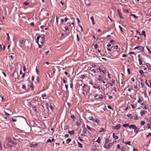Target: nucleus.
I'll list each match as a JSON object with an SVG mask.
<instances>
[{
	"label": "nucleus",
	"instance_id": "31",
	"mask_svg": "<svg viewBox=\"0 0 151 151\" xmlns=\"http://www.w3.org/2000/svg\"><path fill=\"white\" fill-rule=\"evenodd\" d=\"M139 65H141L142 64V61L141 59H139Z\"/></svg>",
	"mask_w": 151,
	"mask_h": 151
},
{
	"label": "nucleus",
	"instance_id": "60",
	"mask_svg": "<svg viewBox=\"0 0 151 151\" xmlns=\"http://www.w3.org/2000/svg\"><path fill=\"white\" fill-rule=\"evenodd\" d=\"M68 128V126L67 125L65 126L64 127V129H67Z\"/></svg>",
	"mask_w": 151,
	"mask_h": 151
},
{
	"label": "nucleus",
	"instance_id": "13",
	"mask_svg": "<svg viewBox=\"0 0 151 151\" xmlns=\"http://www.w3.org/2000/svg\"><path fill=\"white\" fill-rule=\"evenodd\" d=\"M139 128H138L137 127L134 129V132H136V134L139 131Z\"/></svg>",
	"mask_w": 151,
	"mask_h": 151
},
{
	"label": "nucleus",
	"instance_id": "56",
	"mask_svg": "<svg viewBox=\"0 0 151 151\" xmlns=\"http://www.w3.org/2000/svg\"><path fill=\"white\" fill-rule=\"evenodd\" d=\"M129 53L130 54H133L135 55H136V54L134 52H129Z\"/></svg>",
	"mask_w": 151,
	"mask_h": 151
},
{
	"label": "nucleus",
	"instance_id": "19",
	"mask_svg": "<svg viewBox=\"0 0 151 151\" xmlns=\"http://www.w3.org/2000/svg\"><path fill=\"white\" fill-rule=\"evenodd\" d=\"M146 112V111H141L140 112V113L141 116H142L143 115L145 114Z\"/></svg>",
	"mask_w": 151,
	"mask_h": 151
},
{
	"label": "nucleus",
	"instance_id": "54",
	"mask_svg": "<svg viewBox=\"0 0 151 151\" xmlns=\"http://www.w3.org/2000/svg\"><path fill=\"white\" fill-rule=\"evenodd\" d=\"M36 71L37 73V74H38L39 73V71L37 67L36 68Z\"/></svg>",
	"mask_w": 151,
	"mask_h": 151
},
{
	"label": "nucleus",
	"instance_id": "16",
	"mask_svg": "<svg viewBox=\"0 0 151 151\" xmlns=\"http://www.w3.org/2000/svg\"><path fill=\"white\" fill-rule=\"evenodd\" d=\"M113 138H115V140H116L118 139L119 138L118 136H115V134L114 133H113Z\"/></svg>",
	"mask_w": 151,
	"mask_h": 151
},
{
	"label": "nucleus",
	"instance_id": "1",
	"mask_svg": "<svg viewBox=\"0 0 151 151\" xmlns=\"http://www.w3.org/2000/svg\"><path fill=\"white\" fill-rule=\"evenodd\" d=\"M39 40L40 43L42 44L45 42V37H41L40 35H39L37 37V40H36V42L37 43H38Z\"/></svg>",
	"mask_w": 151,
	"mask_h": 151
},
{
	"label": "nucleus",
	"instance_id": "27",
	"mask_svg": "<svg viewBox=\"0 0 151 151\" xmlns=\"http://www.w3.org/2000/svg\"><path fill=\"white\" fill-rule=\"evenodd\" d=\"M91 19L92 21V24H94L95 23L94 21V19L93 17V16L91 17Z\"/></svg>",
	"mask_w": 151,
	"mask_h": 151
},
{
	"label": "nucleus",
	"instance_id": "15",
	"mask_svg": "<svg viewBox=\"0 0 151 151\" xmlns=\"http://www.w3.org/2000/svg\"><path fill=\"white\" fill-rule=\"evenodd\" d=\"M114 142L112 143H109L108 145V149H109L110 148V147L113 145V143Z\"/></svg>",
	"mask_w": 151,
	"mask_h": 151
},
{
	"label": "nucleus",
	"instance_id": "41",
	"mask_svg": "<svg viewBox=\"0 0 151 151\" xmlns=\"http://www.w3.org/2000/svg\"><path fill=\"white\" fill-rule=\"evenodd\" d=\"M22 88L24 89H26V87L24 84L22 85Z\"/></svg>",
	"mask_w": 151,
	"mask_h": 151
},
{
	"label": "nucleus",
	"instance_id": "14",
	"mask_svg": "<svg viewBox=\"0 0 151 151\" xmlns=\"http://www.w3.org/2000/svg\"><path fill=\"white\" fill-rule=\"evenodd\" d=\"M19 42H20L21 44H22V46L20 45V47H22L24 45V42L23 40H19Z\"/></svg>",
	"mask_w": 151,
	"mask_h": 151
},
{
	"label": "nucleus",
	"instance_id": "34",
	"mask_svg": "<svg viewBox=\"0 0 151 151\" xmlns=\"http://www.w3.org/2000/svg\"><path fill=\"white\" fill-rule=\"evenodd\" d=\"M37 145V144H31L30 145V147H34L35 146H36Z\"/></svg>",
	"mask_w": 151,
	"mask_h": 151
},
{
	"label": "nucleus",
	"instance_id": "26",
	"mask_svg": "<svg viewBox=\"0 0 151 151\" xmlns=\"http://www.w3.org/2000/svg\"><path fill=\"white\" fill-rule=\"evenodd\" d=\"M146 48L147 49V50H148V53L149 54H151V51L150 50V49L147 47V46H146Z\"/></svg>",
	"mask_w": 151,
	"mask_h": 151
},
{
	"label": "nucleus",
	"instance_id": "10",
	"mask_svg": "<svg viewBox=\"0 0 151 151\" xmlns=\"http://www.w3.org/2000/svg\"><path fill=\"white\" fill-rule=\"evenodd\" d=\"M137 126L135 125L131 124L129 126V128L130 129L132 128L134 129Z\"/></svg>",
	"mask_w": 151,
	"mask_h": 151
},
{
	"label": "nucleus",
	"instance_id": "42",
	"mask_svg": "<svg viewBox=\"0 0 151 151\" xmlns=\"http://www.w3.org/2000/svg\"><path fill=\"white\" fill-rule=\"evenodd\" d=\"M122 151H125V148L124 147H122L120 149Z\"/></svg>",
	"mask_w": 151,
	"mask_h": 151
},
{
	"label": "nucleus",
	"instance_id": "59",
	"mask_svg": "<svg viewBox=\"0 0 151 151\" xmlns=\"http://www.w3.org/2000/svg\"><path fill=\"white\" fill-rule=\"evenodd\" d=\"M108 108L109 109H111L112 110H113V109H112L111 107V106H108Z\"/></svg>",
	"mask_w": 151,
	"mask_h": 151
},
{
	"label": "nucleus",
	"instance_id": "29",
	"mask_svg": "<svg viewBox=\"0 0 151 151\" xmlns=\"http://www.w3.org/2000/svg\"><path fill=\"white\" fill-rule=\"evenodd\" d=\"M130 16H133V17H134V18H135L136 19H137L138 18V17L136 15L134 14H130Z\"/></svg>",
	"mask_w": 151,
	"mask_h": 151
},
{
	"label": "nucleus",
	"instance_id": "40",
	"mask_svg": "<svg viewBox=\"0 0 151 151\" xmlns=\"http://www.w3.org/2000/svg\"><path fill=\"white\" fill-rule=\"evenodd\" d=\"M119 27L120 29L121 32H123V31L122 28V27L120 25H119Z\"/></svg>",
	"mask_w": 151,
	"mask_h": 151
},
{
	"label": "nucleus",
	"instance_id": "52",
	"mask_svg": "<svg viewBox=\"0 0 151 151\" xmlns=\"http://www.w3.org/2000/svg\"><path fill=\"white\" fill-rule=\"evenodd\" d=\"M98 46L97 44H96L94 46V47L95 49H96Z\"/></svg>",
	"mask_w": 151,
	"mask_h": 151
},
{
	"label": "nucleus",
	"instance_id": "24",
	"mask_svg": "<svg viewBox=\"0 0 151 151\" xmlns=\"http://www.w3.org/2000/svg\"><path fill=\"white\" fill-rule=\"evenodd\" d=\"M71 141V139L70 138H68V139L66 140V142L68 144H69Z\"/></svg>",
	"mask_w": 151,
	"mask_h": 151
},
{
	"label": "nucleus",
	"instance_id": "32",
	"mask_svg": "<svg viewBox=\"0 0 151 151\" xmlns=\"http://www.w3.org/2000/svg\"><path fill=\"white\" fill-rule=\"evenodd\" d=\"M141 35H144V36L145 37H146V35H145V32L144 31H143L142 32Z\"/></svg>",
	"mask_w": 151,
	"mask_h": 151
},
{
	"label": "nucleus",
	"instance_id": "48",
	"mask_svg": "<svg viewBox=\"0 0 151 151\" xmlns=\"http://www.w3.org/2000/svg\"><path fill=\"white\" fill-rule=\"evenodd\" d=\"M70 117L72 119H74L75 118V116L74 115H71Z\"/></svg>",
	"mask_w": 151,
	"mask_h": 151
},
{
	"label": "nucleus",
	"instance_id": "2",
	"mask_svg": "<svg viewBox=\"0 0 151 151\" xmlns=\"http://www.w3.org/2000/svg\"><path fill=\"white\" fill-rule=\"evenodd\" d=\"M19 122H20L21 125H22L23 123L26 124V121L25 119L22 116H19Z\"/></svg>",
	"mask_w": 151,
	"mask_h": 151
},
{
	"label": "nucleus",
	"instance_id": "37",
	"mask_svg": "<svg viewBox=\"0 0 151 151\" xmlns=\"http://www.w3.org/2000/svg\"><path fill=\"white\" fill-rule=\"evenodd\" d=\"M109 141V140L108 138H106L105 139V144L108 143Z\"/></svg>",
	"mask_w": 151,
	"mask_h": 151
},
{
	"label": "nucleus",
	"instance_id": "12",
	"mask_svg": "<svg viewBox=\"0 0 151 151\" xmlns=\"http://www.w3.org/2000/svg\"><path fill=\"white\" fill-rule=\"evenodd\" d=\"M141 87L142 88H139V90L140 91V92H141L142 91V89L143 88V83L141 82Z\"/></svg>",
	"mask_w": 151,
	"mask_h": 151
},
{
	"label": "nucleus",
	"instance_id": "47",
	"mask_svg": "<svg viewBox=\"0 0 151 151\" xmlns=\"http://www.w3.org/2000/svg\"><path fill=\"white\" fill-rule=\"evenodd\" d=\"M124 144L130 145V141H128L127 142L124 143Z\"/></svg>",
	"mask_w": 151,
	"mask_h": 151
},
{
	"label": "nucleus",
	"instance_id": "43",
	"mask_svg": "<svg viewBox=\"0 0 151 151\" xmlns=\"http://www.w3.org/2000/svg\"><path fill=\"white\" fill-rule=\"evenodd\" d=\"M29 3L27 2H25L24 3V4L26 5V6L28 5L29 4Z\"/></svg>",
	"mask_w": 151,
	"mask_h": 151
},
{
	"label": "nucleus",
	"instance_id": "44",
	"mask_svg": "<svg viewBox=\"0 0 151 151\" xmlns=\"http://www.w3.org/2000/svg\"><path fill=\"white\" fill-rule=\"evenodd\" d=\"M86 127L89 130H90V131L91 130V128H90L89 126L88 125H86Z\"/></svg>",
	"mask_w": 151,
	"mask_h": 151
},
{
	"label": "nucleus",
	"instance_id": "33",
	"mask_svg": "<svg viewBox=\"0 0 151 151\" xmlns=\"http://www.w3.org/2000/svg\"><path fill=\"white\" fill-rule=\"evenodd\" d=\"M101 130L99 131L100 132H104L105 131V129L103 128H101Z\"/></svg>",
	"mask_w": 151,
	"mask_h": 151
},
{
	"label": "nucleus",
	"instance_id": "28",
	"mask_svg": "<svg viewBox=\"0 0 151 151\" xmlns=\"http://www.w3.org/2000/svg\"><path fill=\"white\" fill-rule=\"evenodd\" d=\"M129 126L130 125L128 124H124L123 125V126L125 127H126L127 126H129Z\"/></svg>",
	"mask_w": 151,
	"mask_h": 151
},
{
	"label": "nucleus",
	"instance_id": "55",
	"mask_svg": "<svg viewBox=\"0 0 151 151\" xmlns=\"http://www.w3.org/2000/svg\"><path fill=\"white\" fill-rule=\"evenodd\" d=\"M93 87H94V88H98L99 89V90H100V87L99 86H98L97 87L94 86Z\"/></svg>",
	"mask_w": 151,
	"mask_h": 151
},
{
	"label": "nucleus",
	"instance_id": "23",
	"mask_svg": "<svg viewBox=\"0 0 151 151\" xmlns=\"http://www.w3.org/2000/svg\"><path fill=\"white\" fill-rule=\"evenodd\" d=\"M78 147L81 148H83V145L82 144L80 143V142H78Z\"/></svg>",
	"mask_w": 151,
	"mask_h": 151
},
{
	"label": "nucleus",
	"instance_id": "63",
	"mask_svg": "<svg viewBox=\"0 0 151 151\" xmlns=\"http://www.w3.org/2000/svg\"><path fill=\"white\" fill-rule=\"evenodd\" d=\"M118 45H116L114 47V49H117V48H118Z\"/></svg>",
	"mask_w": 151,
	"mask_h": 151
},
{
	"label": "nucleus",
	"instance_id": "9",
	"mask_svg": "<svg viewBox=\"0 0 151 151\" xmlns=\"http://www.w3.org/2000/svg\"><path fill=\"white\" fill-rule=\"evenodd\" d=\"M13 76L16 79L18 78V73L16 72H14L13 73Z\"/></svg>",
	"mask_w": 151,
	"mask_h": 151
},
{
	"label": "nucleus",
	"instance_id": "50",
	"mask_svg": "<svg viewBox=\"0 0 151 151\" xmlns=\"http://www.w3.org/2000/svg\"><path fill=\"white\" fill-rule=\"evenodd\" d=\"M145 82L146 84L147 85V86H149V85L147 81V80H146L145 81Z\"/></svg>",
	"mask_w": 151,
	"mask_h": 151
},
{
	"label": "nucleus",
	"instance_id": "4",
	"mask_svg": "<svg viewBox=\"0 0 151 151\" xmlns=\"http://www.w3.org/2000/svg\"><path fill=\"white\" fill-rule=\"evenodd\" d=\"M88 118L90 120H91L93 122H95L98 124L100 122L99 119H95L92 116H90Z\"/></svg>",
	"mask_w": 151,
	"mask_h": 151
},
{
	"label": "nucleus",
	"instance_id": "5",
	"mask_svg": "<svg viewBox=\"0 0 151 151\" xmlns=\"http://www.w3.org/2000/svg\"><path fill=\"white\" fill-rule=\"evenodd\" d=\"M93 95L94 96L96 99H101L103 98V96L102 95H99L98 94L96 93H94L93 94Z\"/></svg>",
	"mask_w": 151,
	"mask_h": 151
},
{
	"label": "nucleus",
	"instance_id": "7",
	"mask_svg": "<svg viewBox=\"0 0 151 151\" xmlns=\"http://www.w3.org/2000/svg\"><path fill=\"white\" fill-rule=\"evenodd\" d=\"M121 125L120 124H118L116 126H113V128L116 130H118L120 128Z\"/></svg>",
	"mask_w": 151,
	"mask_h": 151
},
{
	"label": "nucleus",
	"instance_id": "20",
	"mask_svg": "<svg viewBox=\"0 0 151 151\" xmlns=\"http://www.w3.org/2000/svg\"><path fill=\"white\" fill-rule=\"evenodd\" d=\"M6 139L9 142H12V139L9 137H6Z\"/></svg>",
	"mask_w": 151,
	"mask_h": 151
},
{
	"label": "nucleus",
	"instance_id": "57",
	"mask_svg": "<svg viewBox=\"0 0 151 151\" xmlns=\"http://www.w3.org/2000/svg\"><path fill=\"white\" fill-rule=\"evenodd\" d=\"M51 142V140L50 139H48L47 141V142Z\"/></svg>",
	"mask_w": 151,
	"mask_h": 151
},
{
	"label": "nucleus",
	"instance_id": "8",
	"mask_svg": "<svg viewBox=\"0 0 151 151\" xmlns=\"http://www.w3.org/2000/svg\"><path fill=\"white\" fill-rule=\"evenodd\" d=\"M47 107V109L49 110V109L50 108V109L52 110L53 111L54 109L53 107L51 105V104H46Z\"/></svg>",
	"mask_w": 151,
	"mask_h": 151
},
{
	"label": "nucleus",
	"instance_id": "30",
	"mask_svg": "<svg viewBox=\"0 0 151 151\" xmlns=\"http://www.w3.org/2000/svg\"><path fill=\"white\" fill-rule=\"evenodd\" d=\"M135 116L134 117V120H137L138 119L137 117V115L136 114H135Z\"/></svg>",
	"mask_w": 151,
	"mask_h": 151
},
{
	"label": "nucleus",
	"instance_id": "46",
	"mask_svg": "<svg viewBox=\"0 0 151 151\" xmlns=\"http://www.w3.org/2000/svg\"><path fill=\"white\" fill-rule=\"evenodd\" d=\"M145 123V122L144 121H142L141 123H140V124L141 125H144Z\"/></svg>",
	"mask_w": 151,
	"mask_h": 151
},
{
	"label": "nucleus",
	"instance_id": "53",
	"mask_svg": "<svg viewBox=\"0 0 151 151\" xmlns=\"http://www.w3.org/2000/svg\"><path fill=\"white\" fill-rule=\"evenodd\" d=\"M65 31H66L67 30H68V27L67 26H66L65 27Z\"/></svg>",
	"mask_w": 151,
	"mask_h": 151
},
{
	"label": "nucleus",
	"instance_id": "45",
	"mask_svg": "<svg viewBox=\"0 0 151 151\" xmlns=\"http://www.w3.org/2000/svg\"><path fill=\"white\" fill-rule=\"evenodd\" d=\"M0 149L1 150L2 149V147L1 145V142L0 141Z\"/></svg>",
	"mask_w": 151,
	"mask_h": 151
},
{
	"label": "nucleus",
	"instance_id": "38",
	"mask_svg": "<svg viewBox=\"0 0 151 151\" xmlns=\"http://www.w3.org/2000/svg\"><path fill=\"white\" fill-rule=\"evenodd\" d=\"M32 109L33 110V111H35L36 110V107H35V106H34V107H32Z\"/></svg>",
	"mask_w": 151,
	"mask_h": 151
},
{
	"label": "nucleus",
	"instance_id": "58",
	"mask_svg": "<svg viewBox=\"0 0 151 151\" xmlns=\"http://www.w3.org/2000/svg\"><path fill=\"white\" fill-rule=\"evenodd\" d=\"M150 124H148L147 125V127L148 129L150 128Z\"/></svg>",
	"mask_w": 151,
	"mask_h": 151
},
{
	"label": "nucleus",
	"instance_id": "18",
	"mask_svg": "<svg viewBox=\"0 0 151 151\" xmlns=\"http://www.w3.org/2000/svg\"><path fill=\"white\" fill-rule=\"evenodd\" d=\"M102 78L101 76L99 75L98 77V80L100 81H102Z\"/></svg>",
	"mask_w": 151,
	"mask_h": 151
},
{
	"label": "nucleus",
	"instance_id": "64",
	"mask_svg": "<svg viewBox=\"0 0 151 151\" xmlns=\"http://www.w3.org/2000/svg\"><path fill=\"white\" fill-rule=\"evenodd\" d=\"M149 65V69L151 71V65L150 64H148Z\"/></svg>",
	"mask_w": 151,
	"mask_h": 151
},
{
	"label": "nucleus",
	"instance_id": "25",
	"mask_svg": "<svg viewBox=\"0 0 151 151\" xmlns=\"http://www.w3.org/2000/svg\"><path fill=\"white\" fill-rule=\"evenodd\" d=\"M127 116L129 117H130L131 119H132L133 118V116H132V115L130 114H128Z\"/></svg>",
	"mask_w": 151,
	"mask_h": 151
},
{
	"label": "nucleus",
	"instance_id": "51",
	"mask_svg": "<svg viewBox=\"0 0 151 151\" xmlns=\"http://www.w3.org/2000/svg\"><path fill=\"white\" fill-rule=\"evenodd\" d=\"M151 135V133H149L148 134V135L146 136V137H148L150 136Z\"/></svg>",
	"mask_w": 151,
	"mask_h": 151
},
{
	"label": "nucleus",
	"instance_id": "39",
	"mask_svg": "<svg viewBox=\"0 0 151 151\" xmlns=\"http://www.w3.org/2000/svg\"><path fill=\"white\" fill-rule=\"evenodd\" d=\"M76 37L77 38V40L78 42H79L80 41V38L79 37L78 35L77 34L76 35Z\"/></svg>",
	"mask_w": 151,
	"mask_h": 151
},
{
	"label": "nucleus",
	"instance_id": "22",
	"mask_svg": "<svg viewBox=\"0 0 151 151\" xmlns=\"http://www.w3.org/2000/svg\"><path fill=\"white\" fill-rule=\"evenodd\" d=\"M68 133L69 134L71 135L74 134V130H73L72 131H69Z\"/></svg>",
	"mask_w": 151,
	"mask_h": 151
},
{
	"label": "nucleus",
	"instance_id": "49",
	"mask_svg": "<svg viewBox=\"0 0 151 151\" xmlns=\"http://www.w3.org/2000/svg\"><path fill=\"white\" fill-rule=\"evenodd\" d=\"M91 72H93L94 73H96V71L94 69H92L91 70Z\"/></svg>",
	"mask_w": 151,
	"mask_h": 151
},
{
	"label": "nucleus",
	"instance_id": "11",
	"mask_svg": "<svg viewBox=\"0 0 151 151\" xmlns=\"http://www.w3.org/2000/svg\"><path fill=\"white\" fill-rule=\"evenodd\" d=\"M117 11L119 14V15L121 19H122L123 18V17L122 16V14L119 10V9H117Z\"/></svg>",
	"mask_w": 151,
	"mask_h": 151
},
{
	"label": "nucleus",
	"instance_id": "36",
	"mask_svg": "<svg viewBox=\"0 0 151 151\" xmlns=\"http://www.w3.org/2000/svg\"><path fill=\"white\" fill-rule=\"evenodd\" d=\"M100 137H99L98 139H97V140L96 141V142H97L99 143H100Z\"/></svg>",
	"mask_w": 151,
	"mask_h": 151
},
{
	"label": "nucleus",
	"instance_id": "61",
	"mask_svg": "<svg viewBox=\"0 0 151 151\" xmlns=\"http://www.w3.org/2000/svg\"><path fill=\"white\" fill-rule=\"evenodd\" d=\"M2 73L4 75V76L6 77V75L5 73L4 72H2Z\"/></svg>",
	"mask_w": 151,
	"mask_h": 151
},
{
	"label": "nucleus",
	"instance_id": "17",
	"mask_svg": "<svg viewBox=\"0 0 151 151\" xmlns=\"http://www.w3.org/2000/svg\"><path fill=\"white\" fill-rule=\"evenodd\" d=\"M139 73L142 76H143L144 75V72L142 70H140L139 71Z\"/></svg>",
	"mask_w": 151,
	"mask_h": 151
},
{
	"label": "nucleus",
	"instance_id": "3",
	"mask_svg": "<svg viewBox=\"0 0 151 151\" xmlns=\"http://www.w3.org/2000/svg\"><path fill=\"white\" fill-rule=\"evenodd\" d=\"M134 49H138L141 52H144L145 51L144 47L142 46H138L135 47Z\"/></svg>",
	"mask_w": 151,
	"mask_h": 151
},
{
	"label": "nucleus",
	"instance_id": "6",
	"mask_svg": "<svg viewBox=\"0 0 151 151\" xmlns=\"http://www.w3.org/2000/svg\"><path fill=\"white\" fill-rule=\"evenodd\" d=\"M99 107L101 111L102 110H106V106L105 104H101L99 106Z\"/></svg>",
	"mask_w": 151,
	"mask_h": 151
},
{
	"label": "nucleus",
	"instance_id": "21",
	"mask_svg": "<svg viewBox=\"0 0 151 151\" xmlns=\"http://www.w3.org/2000/svg\"><path fill=\"white\" fill-rule=\"evenodd\" d=\"M85 77H86V75H81L80 77V78L82 79H84Z\"/></svg>",
	"mask_w": 151,
	"mask_h": 151
},
{
	"label": "nucleus",
	"instance_id": "62",
	"mask_svg": "<svg viewBox=\"0 0 151 151\" xmlns=\"http://www.w3.org/2000/svg\"><path fill=\"white\" fill-rule=\"evenodd\" d=\"M127 72L129 74H130V70L129 68L127 69Z\"/></svg>",
	"mask_w": 151,
	"mask_h": 151
},
{
	"label": "nucleus",
	"instance_id": "35",
	"mask_svg": "<svg viewBox=\"0 0 151 151\" xmlns=\"http://www.w3.org/2000/svg\"><path fill=\"white\" fill-rule=\"evenodd\" d=\"M6 35L7 36V40L9 41L10 40V38H9V34L8 33H7L6 34Z\"/></svg>",
	"mask_w": 151,
	"mask_h": 151
}]
</instances>
